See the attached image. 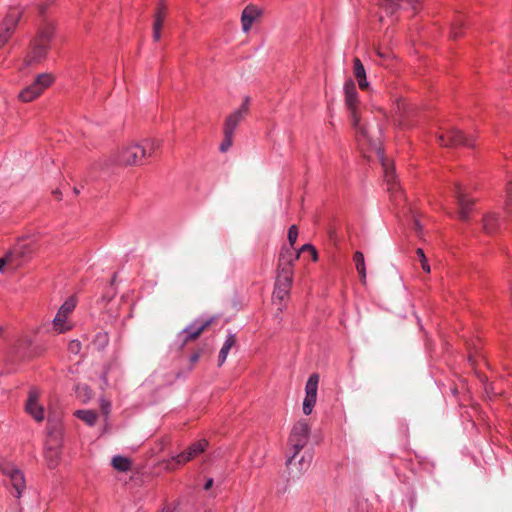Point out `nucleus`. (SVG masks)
<instances>
[{"label": "nucleus", "instance_id": "39448f33", "mask_svg": "<svg viewBox=\"0 0 512 512\" xmlns=\"http://www.w3.org/2000/svg\"><path fill=\"white\" fill-rule=\"evenodd\" d=\"M23 10L19 6L9 7L5 16L0 21V48L4 47L13 34L22 18Z\"/></svg>", "mask_w": 512, "mask_h": 512}, {"label": "nucleus", "instance_id": "a211bd4d", "mask_svg": "<svg viewBox=\"0 0 512 512\" xmlns=\"http://www.w3.org/2000/svg\"><path fill=\"white\" fill-rule=\"evenodd\" d=\"M167 16V7L161 1L156 9L154 14V23H153V39L154 41H159L161 38V29L164 23V20Z\"/></svg>", "mask_w": 512, "mask_h": 512}, {"label": "nucleus", "instance_id": "e433bc0d", "mask_svg": "<svg viewBox=\"0 0 512 512\" xmlns=\"http://www.w3.org/2000/svg\"><path fill=\"white\" fill-rule=\"evenodd\" d=\"M69 350L73 353H78L81 350V343L78 340H73L69 343Z\"/></svg>", "mask_w": 512, "mask_h": 512}, {"label": "nucleus", "instance_id": "ddd939ff", "mask_svg": "<svg viewBox=\"0 0 512 512\" xmlns=\"http://www.w3.org/2000/svg\"><path fill=\"white\" fill-rule=\"evenodd\" d=\"M39 392L36 389H31L28 394L26 402V412L33 417L37 422H41L45 418L44 409L39 404Z\"/></svg>", "mask_w": 512, "mask_h": 512}, {"label": "nucleus", "instance_id": "20e7f679", "mask_svg": "<svg viewBox=\"0 0 512 512\" xmlns=\"http://www.w3.org/2000/svg\"><path fill=\"white\" fill-rule=\"evenodd\" d=\"M208 447V441L206 439H200L187 447V449L176 456L171 457L167 461H165V467L168 470H176L180 466L185 465L190 462L203 452Z\"/></svg>", "mask_w": 512, "mask_h": 512}, {"label": "nucleus", "instance_id": "f257e3e1", "mask_svg": "<svg viewBox=\"0 0 512 512\" xmlns=\"http://www.w3.org/2000/svg\"><path fill=\"white\" fill-rule=\"evenodd\" d=\"M345 104L350 112V118L355 129L356 140L359 146L364 149L374 150L380 159L383 170L384 178L388 185V191L394 195L395 201H399L402 193L398 184L395 182V174L393 164L390 163L385 157L381 148L380 132L377 131L376 135H370L367 126L362 123L358 112V93L356 86L352 80H347L344 84Z\"/></svg>", "mask_w": 512, "mask_h": 512}, {"label": "nucleus", "instance_id": "c85d7f7f", "mask_svg": "<svg viewBox=\"0 0 512 512\" xmlns=\"http://www.w3.org/2000/svg\"><path fill=\"white\" fill-rule=\"evenodd\" d=\"M112 466L121 472H126L131 469V461L123 456H115L112 458Z\"/></svg>", "mask_w": 512, "mask_h": 512}, {"label": "nucleus", "instance_id": "aec40b11", "mask_svg": "<svg viewBox=\"0 0 512 512\" xmlns=\"http://www.w3.org/2000/svg\"><path fill=\"white\" fill-rule=\"evenodd\" d=\"M353 72L354 76L358 81L359 88L361 90H366L369 86V82L366 78V71L361 62V60L357 57L353 59Z\"/></svg>", "mask_w": 512, "mask_h": 512}, {"label": "nucleus", "instance_id": "9d476101", "mask_svg": "<svg viewBox=\"0 0 512 512\" xmlns=\"http://www.w3.org/2000/svg\"><path fill=\"white\" fill-rule=\"evenodd\" d=\"M439 143L444 147L467 146L472 147L473 141L467 138L462 131L451 129L438 136Z\"/></svg>", "mask_w": 512, "mask_h": 512}, {"label": "nucleus", "instance_id": "f3484780", "mask_svg": "<svg viewBox=\"0 0 512 512\" xmlns=\"http://www.w3.org/2000/svg\"><path fill=\"white\" fill-rule=\"evenodd\" d=\"M5 474L9 477L10 483L15 490V497L20 498L26 488V482L23 473L14 467L7 468Z\"/></svg>", "mask_w": 512, "mask_h": 512}, {"label": "nucleus", "instance_id": "0eeeda50", "mask_svg": "<svg viewBox=\"0 0 512 512\" xmlns=\"http://www.w3.org/2000/svg\"><path fill=\"white\" fill-rule=\"evenodd\" d=\"M310 434V427L306 420H300L292 428L289 445L293 448V455L287 460V465H290L296 455L305 447L308 442Z\"/></svg>", "mask_w": 512, "mask_h": 512}, {"label": "nucleus", "instance_id": "473e14b6", "mask_svg": "<svg viewBox=\"0 0 512 512\" xmlns=\"http://www.w3.org/2000/svg\"><path fill=\"white\" fill-rule=\"evenodd\" d=\"M304 252H309V255L311 256L312 260L314 262H316L318 260V253H317V250L315 249V247L311 244H304L300 249L299 251H297L296 253H299V255L301 253H304Z\"/></svg>", "mask_w": 512, "mask_h": 512}, {"label": "nucleus", "instance_id": "a19ab883", "mask_svg": "<svg viewBox=\"0 0 512 512\" xmlns=\"http://www.w3.org/2000/svg\"><path fill=\"white\" fill-rule=\"evenodd\" d=\"M212 486H213V479H212V478H209V479L206 481L205 485H204V489H205V490H209Z\"/></svg>", "mask_w": 512, "mask_h": 512}, {"label": "nucleus", "instance_id": "f704fd0d", "mask_svg": "<svg viewBox=\"0 0 512 512\" xmlns=\"http://www.w3.org/2000/svg\"><path fill=\"white\" fill-rule=\"evenodd\" d=\"M298 237V228L296 225H292L288 229V242L290 244V248L292 250L293 246L295 245Z\"/></svg>", "mask_w": 512, "mask_h": 512}, {"label": "nucleus", "instance_id": "a878e982", "mask_svg": "<svg viewBox=\"0 0 512 512\" xmlns=\"http://www.w3.org/2000/svg\"><path fill=\"white\" fill-rule=\"evenodd\" d=\"M353 259L355 262L356 270L358 271V273L361 277V281L363 283H365L366 282V267H365V260H364L363 253L359 252V251L355 252Z\"/></svg>", "mask_w": 512, "mask_h": 512}, {"label": "nucleus", "instance_id": "58836bf2", "mask_svg": "<svg viewBox=\"0 0 512 512\" xmlns=\"http://www.w3.org/2000/svg\"><path fill=\"white\" fill-rule=\"evenodd\" d=\"M110 407H111V404L109 401H106V400H102L101 401V408H102V411L105 415H108L109 412H110Z\"/></svg>", "mask_w": 512, "mask_h": 512}, {"label": "nucleus", "instance_id": "c756f323", "mask_svg": "<svg viewBox=\"0 0 512 512\" xmlns=\"http://www.w3.org/2000/svg\"><path fill=\"white\" fill-rule=\"evenodd\" d=\"M316 401H317V397L305 395V398L303 401V413L305 415H310L312 413L313 408L316 404Z\"/></svg>", "mask_w": 512, "mask_h": 512}, {"label": "nucleus", "instance_id": "412c9836", "mask_svg": "<svg viewBox=\"0 0 512 512\" xmlns=\"http://www.w3.org/2000/svg\"><path fill=\"white\" fill-rule=\"evenodd\" d=\"M500 227V222L496 214L494 213H488L483 218V230L488 233L492 234L498 230Z\"/></svg>", "mask_w": 512, "mask_h": 512}, {"label": "nucleus", "instance_id": "f03ea898", "mask_svg": "<svg viewBox=\"0 0 512 512\" xmlns=\"http://www.w3.org/2000/svg\"><path fill=\"white\" fill-rule=\"evenodd\" d=\"M299 259V253L283 247L279 253L277 276L273 291V298L285 301L289 298L293 283L294 264Z\"/></svg>", "mask_w": 512, "mask_h": 512}, {"label": "nucleus", "instance_id": "1a4fd4ad", "mask_svg": "<svg viewBox=\"0 0 512 512\" xmlns=\"http://www.w3.org/2000/svg\"><path fill=\"white\" fill-rule=\"evenodd\" d=\"M144 150L140 144L123 146L117 154V162L121 165H135L143 160Z\"/></svg>", "mask_w": 512, "mask_h": 512}, {"label": "nucleus", "instance_id": "7c9ffc66", "mask_svg": "<svg viewBox=\"0 0 512 512\" xmlns=\"http://www.w3.org/2000/svg\"><path fill=\"white\" fill-rule=\"evenodd\" d=\"M223 133H224V139H223L222 143L220 144L219 149L221 152L224 153V152H227L229 150V148L232 146L234 134L228 133L225 131H223Z\"/></svg>", "mask_w": 512, "mask_h": 512}, {"label": "nucleus", "instance_id": "9b49d317", "mask_svg": "<svg viewBox=\"0 0 512 512\" xmlns=\"http://www.w3.org/2000/svg\"><path fill=\"white\" fill-rule=\"evenodd\" d=\"M249 111V98L246 97L241 106L225 119L223 131L234 134L239 123L245 118Z\"/></svg>", "mask_w": 512, "mask_h": 512}, {"label": "nucleus", "instance_id": "393cba45", "mask_svg": "<svg viewBox=\"0 0 512 512\" xmlns=\"http://www.w3.org/2000/svg\"><path fill=\"white\" fill-rule=\"evenodd\" d=\"M74 415L89 426H93L97 421V414L93 410H77Z\"/></svg>", "mask_w": 512, "mask_h": 512}, {"label": "nucleus", "instance_id": "4468645a", "mask_svg": "<svg viewBox=\"0 0 512 512\" xmlns=\"http://www.w3.org/2000/svg\"><path fill=\"white\" fill-rule=\"evenodd\" d=\"M214 319L197 320L183 330L184 344L196 340L208 327L213 323Z\"/></svg>", "mask_w": 512, "mask_h": 512}, {"label": "nucleus", "instance_id": "bb28decb", "mask_svg": "<svg viewBox=\"0 0 512 512\" xmlns=\"http://www.w3.org/2000/svg\"><path fill=\"white\" fill-rule=\"evenodd\" d=\"M319 376L314 373L310 375L305 386V395L317 397Z\"/></svg>", "mask_w": 512, "mask_h": 512}, {"label": "nucleus", "instance_id": "ea45409f", "mask_svg": "<svg viewBox=\"0 0 512 512\" xmlns=\"http://www.w3.org/2000/svg\"><path fill=\"white\" fill-rule=\"evenodd\" d=\"M199 358H200V353H198V352H197V353H194V354H192V355H191V357H190V362H191L192 364H195V363L199 360Z\"/></svg>", "mask_w": 512, "mask_h": 512}, {"label": "nucleus", "instance_id": "72a5a7b5", "mask_svg": "<svg viewBox=\"0 0 512 512\" xmlns=\"http://www.w3.org/2000/svg\"><path fill=\"white\" fill-rule=\"evenodd\" d=\"M416 254L419 258V261L421 263V267L422 269L426 272V273H430L431 272V268H430V265L428 264V260L424 254V251L421 249V248H418L416 250Z\"/></svg>", "mask_w": 512, "mask_h": 512}, {"label": "nucleus", "instance_id": "6ab92c4d", "mask_svg": "<svg viewBox=\"0 0 512 512\" xmlns=\"http://www.w3.org/2000/svg\"><path fill=\"white\" fill-rule=\"evenodd\" d=\"M28 247V244H18L17 247L10 253L6 254L4 257L0 258V273L3 271V268L7 263H10L14 256H20V257H29L34 250L32 248H29L26 251V248Z\"/></svg>", "mask_w": 512, "mask_h": 512}, {"label": "nucleus", "instance_id": "dca6fc26", "mask_svg": "<svg viewBox=\"0 0 512 512\" xmlns=\"http://www.w3.org/2000/svg\"><path fill=\"white\" fill-rule=\"evenodd\" d=\"M421 0H383L382 8L394 14L399 9H412L416 10Z\"/></svg>", "mask_w": 512, "mask_h": 512}, {"label": "nucleus", "instance_id": "4be33fe9", "mask_svg": "<svg viewBox=\"0 0 512 512\" xmlns=\"http://www.w3.org/2000/svg\"><path fill=\"white\" fill-rule=\"evenodd\" d=\"M236 344V336L230 334L227 336L218 356V365L221 366L227 359L230 349Z\"/></svg>", "mask_w": 512, "mask_h": 512}, {"label": "nucleus", "instance_id": "6e6552de", "mask_svg": "<svg viewBox=\"0 0 512 512\" xmlns=\"http://www.w3.org/2000/svg\"><path fill=\"white\" fill-rule=\"evenodd\" d=\"M75 307L76 301L73 297L67 299L60 306L52 322L53 331L60 334L72 329V324L69 321V316L74 311Z\"/></svg>", "mask_w": 512, "mask_h": 512}, {"label": "nucleus", "instance_id": "7ed1b4c3", "mask_svg": "<svg viewBox=\"0 0 512 512\" xmlns=\"http://www.w3.org/2000/svg\"><path fill=\"white\" fill-rule=\"evenodd\" d=\"M54 31V25L51 23H46L39 28L31 44V49L24 58V64L27 67L37 65L46 58Z\"/></svg>", "mask_w": 512, "mask_h": 512}, {"label": "nucleus", "instance_id": "b1692460", "mask_svg": "<svg viewBox=\"0 0 512 512\" xmlns=\"http://www.w3.org/2000/svg\"><path fill=\"white\" fill-rule=\"evenodd\" d=\"M61 446H62L61 432L58 430L50 431L48 434L45 448L48 447L50 449L54 448L55 450H61Z\"/></svg>", "mask_w": 512, "mask_h": 512}, {"label": "nucleus", "instance_id": "5701e85b", "mask_svg": "<svg viewBox=\"0 0 512 512\" xmlns=\"http://www.w3.org/2000/svg\"><path fill=\"white\" fill-rule=\"evenodd\" d=\"M140 147L144 150L143 159L147 157H152L156 154L158 149L160 148V142L153 139L145 140Z\"/></svg>", "mask_w": 512, "mask_h": 512}, {"label": "nucleus", "instance_id": "f8f14e48", "mask_svg": "<svg viewBox=\"0 0 512 512\" xmlns=\"http://www.w3.org/2000/svg\"><path fill=\"white\" fill-rule=\"evenodd\" d=\"M454 194L459 205V217L467 220L474 201L467 196L461 183H455Z\"/></svg>", "mask_w": 512, "mask_h": 512}, {"label": "nucleus", "instance_id": "2eb2a0df", "mask_svg": "<svg viewBox=\"0 0 512 512\" xmlns=\"http://www.w3.org/2000/svg\"><path fill=\"white\" fill-rule=\"evenodd\" d=\"M262 10L255 5H247L241 14L242 30L247 33L250 31L253 23L260 18Z\"/></svg>", "mask_w": 512, "mask_h": 512}, {"label": "nucleus", "instance_id": "4c0bfd02", "mask_svg": "<svg viewBox=\"0 0 512 512\" xmlns=\"http://www.w3.org/2000/svg\"><path fill=\"white\" fill-rule=\"evenodd\" d=\"M376 54L383 59L384 61H387L392 58V54L388 51H382L380 49H376Z\"/></svg>", "mask_w": 512, "mask_h": 512}, {"label": "nucleus", "instance_id": "423d86ee", "mask_svg": "<svg viewBox=\"0 0 512 512\" xmlns=\"http://www.w3.org/2000/svg\"><path fill=\"white\" fill-rule=\"evenodd\" d=\"M54 80L55 77L51 73L39 74L32 84L25 87L19 92V100L24 103L32 102L33 100L38 98L44 92L45 89L50 87L53 84Z\"/></svg>", "mask_w": 512, "mask_h": 512}, {"label": "nucleus", "instance_id": "cd10ccee", "mask_svg": "<svg viewBox=\"0 0 512 512\" xmlns=\"http://www.w3.org/2000/svg\"><path fill=\"white\" fill-rule=\"evenodd\" d=\"M61 450L50 449L48 447L45 448V459L47 461V466L50 469H54L58 465V461L60 458Z\"/></svg>", "mask_w": 512, "mask_h": 512}, {"label": "nucleus", "instance_id": "2f4dec72", "mask_svg": "<svg viewBox=\"0 0 512 512\" xmlns=\"http://www.w3.org/2000/svg\"><path fill=\"white\" fill-rule=\"evenodd\" d=\"M464 27V22L462 19H457L453 24L451 28V37L453 39H457L461 36V30Z\"/></svg>", "mask_w": 512, "mask_h": 512}, {"label": "nucleus", "instance_id": "c9c22d12", "mask_svg": "<svg viewBox=\"0 0 512 512\" xmlns=\"http://www.w3.org/2000/svg\"><path fill=\"white\" fill-rule=\"evenodd\" d=\"M506 193H507V200H506V208H505V211H506V213H509L508 205H509V204H510V202L512 201V182H510V183L507 185Z\"/></svg>", "mask_w": 512, "mask_h": 512}]
</instances>
